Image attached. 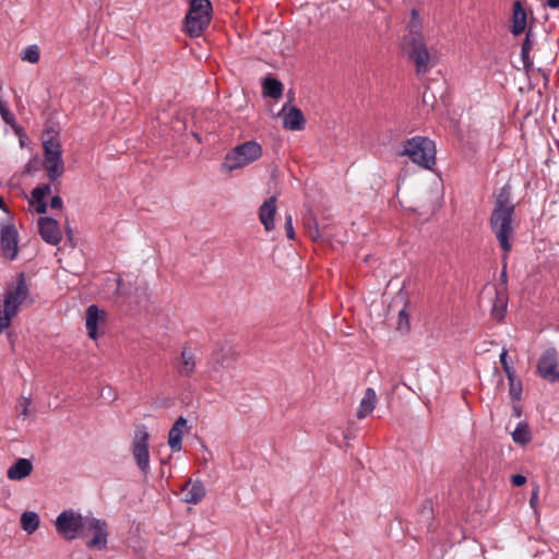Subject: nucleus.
<instances>
[{
  "label": "nucleus",
  "mask_w": 559,
  "mask_h": 559,
  "mask_svg": "<svg viewBox=\"0 0 559 559\" xmlns=\"http://www.w3.org/2000/svg\"><path fill=\"white\" fill-rule=\"evenodd\" d=\"M397 330L409 331V316L405 308L399 311Z\"/></svg>",
  "instance_id": "nucleus-35"
},
{
  "label": "nucleus",
  "mask_w": 559,
  "mask_h": 559,
  "mask_svg": "<svg viewBox=\"0 0 559 559\" xmlns=\"http://www.w3.org/2000/svg\"><path fill=\"white\" fill-rule=\"evenodd\" d=\"M39 235L47 243L58 245L62 238L59 224L51 217H40L38 219Z\"/></svg>",
  "instance_id": "nucleus-13"
},
{
  "label": "nucleus",
  "mask_w": 559,
  "mask_h": 559,
  "mask_svg": "<svg viewBox=\"0 0 559 559\" xmlns=\"http://www.w3.org/2000/svg\"><path fill=\"white\" fill-rule=\"evenodd\" d=\"M530 52H531V50L521 48V59H522L523 63L531 60Z\"/></svg>",
  "instance_id": "nucleus-46"
},
{
  "label": "nucleus",
  "mask_w": 559,
  "mask_h": 559,
  "mask_svg": "<svg viewBox=\"0 0 559 559\" xmlns=\"http://www.w3.org/2000/svg\"><path fill=\"white\" fill-rule=\"evenodd\" d=\"M33 471V464L27 459H19L9 467L7 476L11 480H21L27 477Z\"/></svg>",
  "instance_id": "nucleus-20"
},
{
  "label": "nucleus",
  "mask_w": 559,
  "mask_h": 559,
  "mask_svg": "<svg viewBox=\"0 0 559 559\" xmlns=\"http://www.w3.org/2000/svg\"><path fill=\"white\" fill-rule=\"evenodd\" d=\"M148 440L150 435L145 426L138 427L132 442V455L136 466L144 475H147L150 472Z\"/></svg>",
  "instance_id": "nucleus-9"
},
{
  "label": "nucleus",
  "mask_w": 559,
  "mask_h": 559,
  "mask_svg": "<svg viewBox=\"0 0 559 559\" xmlns=\"http://www.w3.org/2000/svg\"><path fill=\"white\" fill-rule=\"evenodd\" d=\"M490 227L503 251V259H507L515 233L513 212H492Z\"/></svg>",
  "instance_id": "nucleus-5"
},
{
  "label": "nucleus",
  "mask_w": 559,
  "mask_h": 559,
  "mask_svg": "<svg viewBox=\"0 0 559 559\" xmlns=\"http://www.w3.org/2000/svg\"><path fill=\"white\" fill-rule=\"evenodd\" d=\"M197 358L194 353L189 347H183L180 356L175 362V368L179 376L190 378L195 370Z\"/></svg>",
  "instance_id": "nucleus-15"
},
{
  "label": "nucleus",
  "mask_w": 559,
  "mask_h": 559,
  "mask_svg": "<svg viewBox=\"0 0 559 559\" xmlns=\"http://www.w3.org/2000/svg\"><path fill=\"white\" fill-rule=\"evenodd\" d=\"M275 214L276 212H260V221L266 231H271L274 228Z\"/></svg>",
  "instance_id": "nucleus-32"
},
{
  "label": "nucleus",
  "mask_w": 559,
  "mask_h": 559,
  "mask_svg": "<svg viewBox=\"0 0 559 559\" xmlns=\"http://www.w3.org/2000/svg\"><path fill=\"white\" fill-rule=\"evenodd\" d=\"M50 192L51 188L48 183L36 187L32 191L29 206L33 207V210H47L46 197L50 194Z\"/></svg>",
  "instance_id": "nucleus-22"
},
{
  "label": "nucleus",
  "mask_w": 559,
  "mask_h": 559,
  "mask_svg": "<svg viewBox=\"0 0 559 559\" xmlns=\"http://www.w3.org/2000/svg\"><path fill=\"white\" fill-rule=\"evenodd\" d=\"M538 374L546 381L559 382L558 353L555 348L546 349L537 362Z\"/></svg>",
  "instance_id": "nucleus-11"
},
{
  "label": "nucleus",
  "mask_w": 559,
  "mask_h": 559,
  "mask_svg": "<svg viewBox=\"0 0 559 559\" xmlns=\"http://www.w3.org/2000/svg\"><path fill=\"white\" fill-rule=\"evenodd\" d=\"M262 156V146L255 141H247L230 150L223 163V167L235 170L245 167Z\"/></svg>",
  "instance_id": "nucleus-6"
},
{
  "label": "nucleus",
  "mask_w": 559,
  "mask_h": 559,
  "mask_svg": "<svg viewBox=\"0 0 559 559\" xmlns=\"http://www.w3.org/2000/svg\"><path fill=\"white\" fill-rule=\"evenodd\" d=\"M85 516L75 513L72 510L61 512L55 522L58 533L64 536L66 539L72 540L79 537L81 527L84 526L83 522Z\"/></svg>",
  "instance_id": "nucleus-10"
},
{
  "label": "nucleus",
  "mask_w": 559,
  "mask_h": 559,
  "mask_svg": "<svg viewBox=\"0 0 559 559\" xmlns=\"http://www.w3.org/2000/svg\"><path fill=\"white\" fill-rule=\"evenodd\" d=\"M28 296L24 274L19 275L16 285L4 294L3 305L0 306V333L11 326L13 318L19 313L20 306Z\"/></svg>",
  "instance_id": "nucleus-3"
},
{
  "label": "nucleus",
  "mask_w": 559,
  "mask_h": 559,
  "mask_svg": "<svg viewBox=\"0 0 559 559\" xmlns=\"http://www.w3.org/2000/svg\"><path fill=\"white\" fill-rule=\"evenodd\" d=\"M305 126L306 119L302 111L295 106L289 107L283 117V127L287 130L300 131Z\"/></svg>",
  "instance_id": "nucleus-18"
},
{
  "label": "nucleus",
  "mask_w": 559,
  "mask_h": 559,
  "mask_svg": "<svg viewBox=\"0 0 559 559\" xmlns=\"http://www.w3.org/2000/svg\"><path fill=\"white\" fill-rule=\"evenodd\" d=\"M507 308V299L504 296H502L500 293H496V302L492 307V316L500 320L504 317Z\"/></svg>",
  "instance_id": "nucleus-29"
},
{
  "label": "nucleus",
  "mask_w": 559,
  "mask_h": 559,
  "mask_svg": "<svg viewBox=\"0 0 559 559\" xmlns=\"http://www.w3.org/2000/svg\"><path fill=\"white\" fill-rule=\"evenodd\" d=\"M401 51L414 66L417 76H425L436 64L430 55L425 37L414 38L413 35H404L401 41Z\"/></svg>",
  "instance_id": "nucleus-1"
},
{
  "label": "nucleus",
  "mask_w": 559,
  "mask_h": 559,
  "mask_svg": "<svg viewBox=\"0 0 559 559\" xmlns=\"http://www.w3.org/2000/svg\"><path fill=\"white\" fill-rule=\"evenodd\" d=\"M213 7L210 0H189L188 12L183 19V31L190 37H199L209 27Z\"/></svg>",
  "instance_id": "nucleus-4"
},
{
  "label": "nucleus",
  "mask_w": 559,
  "mask_h": 559,
  "mask_svg": "<svg viewBox=\"0 0 559 559\" xmlns=\"http://www.w3.org/2000/svg\"><path fill=\"white\" fill-rule=\"evenodd\" d=\"M509 380V393L513 401H520L522 397V382L516 379L515 374L508 378Z\"/></svg>",
  "instance_id": "nucleus-30"
},
{
  "label": "nucleus",
  "mask_w": 559,
  "mask_h": 559,
  "mask_svg": "<svg viewBox=\"0 0 559 559\" xmlns=\"http://www.w3.org/2000/svg\"><path fill=\"white\" fill-rule=\"evenodd\" d=\"M0 246L3 255L14 260L19 252V234L13 224H4L0 229Z\"/></svg>",
  "instance_id": "nucleus-12"
},
{
  "label": "nucleus",
  "mask_w": 559,
  "mask_h": 559,
  "mask_svg": "<svg viewBox=\"0 0 559 559\" xmlns=\"http://www.w3.org/2000/svg\"><path fill=\"white\" fill-rule=\"evenodd\" d=\"M31 405L29 397H22L17 405V416L27 417L29 414L28 407Z\"/></svg>",
  "instance_id": "nucleus-37"
},
{
  "label": "nucleus",
  "mask_w": 559,
  "mask_h": 559,
  "mask_svg": "<svg viewBox=\"0 0 559 559\" xmlns=\"http://www.w3.org/2000/svg\"><path fill=\"white\" fill-rule=\"evenodd\" d=\"M400 156H407L414 164L424 169H432L436 165V145L427 136L416 135L403 143Z\"/></svg>",
  "instance_id": "nucleus-2"
},
{
  "label": "nucleus",
  "mask_w": 559,
  "mask_h": 559,
  "mask_svg": "<svg viewBox=\"0 0 559 559\" xmlns=\"http://www.w3.org/2000/svg\"><path fill=\"white\" fill-rule=\"evenodd\" d=\"M501 282L506 285L507 284V270L506 264L503 265V269L501 271Z\"/></svg>",
  "instance_id": "nucleus-49"
},
{
  "label": "nucleus",
  "mask_w": 559,
  "mask_h": 559,
  "mask_svg": "<svg viewBox=\"0 0 559 559\" xmlns=\"http://www.w3.org/2000/svg\"><path fill=\"white\" fill-rule=\"evenodd\" d=\"M277 206V198L275 195L266 199L258 210H276Z\"/></svg>",
  "instance_id": "nucleus-40"
},
{
  "label": "nucleus",
  "mask_w": 559,
  "mask_h": 559,
  "mask_svg": "<svg viewBox=\"0 0 559 559\" xmlns=\"http://www.w3.org/2000/svg\"><path fill=\"white\" fill-rule=\"evenodd\" d=\"M512 439L518 444H527L532 439L528 425L526 423H520L512 432Z\"/></svg>",
  "instance_id": "nucleus-27"
},
{
  "label": "nucleus",
  "mask_w": 559,
  "mask_h": 559,
  "mask_svg": "<svg viewBox=\"0 0 559 559\" xmlns=\"http://www.w3.org/2000/svg\"><path fill=\"white\" fill-rule=\"evenodd\" d=\"M495 207L493 210H515L519 202L513 193L510 182L504 183L495 192Z\"/></svg>",
  "instance_id": "nucleus-14"
},
{
  "label": "nucleus",
  "mask_w": 559,
  "mask_h": 559,
  "mask_svg": "<svg viewBox=\"0 0 559 559\" xmlns=\"http://www.w3.org/2000/svg\"><path fill=\"white\" fill-rule=\"evenodd\" d=\"M533 559H552L551 550L546 545H543L536 549Z\"/></svg>",
  "instance_id": "nucleus-39"
},
{
  "label": "nucleus",
  "mask_w": 559,
  "mask_h": 559,
  "mask_svg": "<svg viewBox=\"0 0 559 559\" xmlns=\"http://www.w3.org/2000/svg\"><path fill=\"white\" fill-rule=\"evenodd\" d=\"M421 98H423L421 102H423L424 106L429 107L430 109L435 108L437 99H436L435 94L429 92L428 87H425Z\"/></svg>",
  "instance_id": "nucleus-36"
},
{
  "label": "nucleus",
  "mask_w": 559,
  "mask_h": 559,
  "mask_svg": "<svg viewBox=\"0 0 559 559\" xmlns=\"http://www.w3.org/2000/svg\"><path fill=\"white\" fill-rule=\"evenodd\" d=\"M500 362H501L503 371L507 374V378H511V376L515 374V371H514L511 362L508 360V350L507 349H502V352L500 354Z\"/></svg>",
  "instance_id": "nucleus-34"
},
{
  "label": "nucleus",
  "mask_w": 559,
  "mask_h": 559,
  "mask_svg": "<svg viewBox=\"0 0 559 559\" xmlns=\"http://www.w3.org/2000/svg\"><path fill=\"white\" fill-rule=\"evenodd\" d=\"M63 201L61 197L53 195L50 200V207L51 210H61L62 209Z\"/></svg>",
  "instance_id": "nucleus-44"
},
{
  "label": "nucleus",
  "mask_w": 559,
  "mask_h": 559,
  "mask_svg": "<svg viewBox=\"0 0 559 559\" xmlns=\"http://www.w3.org/2000/svg\"><path fill=\"white\" fill-rule=\"evenodd\" d=\"M193 136L198 142H201V138L198 133H193Z\"/></svg>",
  "instance_id": "nucleus-50"
},
{
  "label": "nucleus",
  "mask_w": 559,
  "mask_h": 559,
  "mask_svg": "<svg viewBox=\"0 0 559 559\" xmlns=\"http://www.w3.org/2000/svg\"><path fill=\"white\" fill-rule=\"evenodd\" d=\"M537 503H538V487H536L535 490H533V492L531 495L530 506L534 510H536Z\"/></svg>",
  "instance_id": "nucleus-45"
},
{
  "label": "nucleus",
  "mask_w": 559,
  "mask_h": 559,
  "mask_svg": "<svg viewBox=\"0 0 559 559\" xmlns=\"http://www.w3.org/2000/svg\"><path fill=\"white\" fill-rule=\"evenodd\" d=\"M39 164H40V162H39V159H38V157H37V156H35V157L31 158V159L28 160V163L26 164V166H25V171H26L27 174H31V173H33V171H37V170H39Z\"/></svg>",
  "instance_id": "nucleus-42"
},
{
  "label": "nucleus",
  "mask_w": 559,
  "mask_h": 559,
  "mask_svg": "<svg viewBox=\"0 0 559 559\" xmlns=\"http://www.w3.org/2000/svg\"><path fill=\"white\" fill-rule=\"evenodd\" d=\"M511 33L514 36L521 35L527 25V14L520 0L514 1L512 8Z\"/></svg>",
  "instance_id": "nucleus-17"
},
{
  "label": "nucleus",
  "mask_w": 559,
  "mask_h": 559,
  "mask_svg": "<svg viewBox=\"0 0 559 559\" xmlns=\"http://www.w3.org/2000/svg\"><path fill=\"white\" fill-rule=\"evenodd\" d=\"M0 116L7 124L11 126L12 128L16 127L15 116L8 107V104L2 99H0Z\"/></svg>",
  "instance_id": "nucleus-31"
},
{
  "label": "nucleus",
  "mask_w": 559,
  "mask_h": 559,
  "mask_svg": "<svg viewBox=\"0 0 559 559\" xmlns=\"http://www.w3.org/2000/svg\"><path fill=\"white\" fill-rule=\"evenodd\" d=\"M106 320V312L99 310L96 305H91L87 307L85 312V326L87 330V334L92 340L97 338V326L98 323H103Z\"/></svg>",
  "instance_id": "nucleus-16"
},
{
  "label": "nucleus",
  "mask_w": 559,
  "mask_h": 559,
  "mask_svg": "<svg viewBox=\"0 0 559 559\" xmlns=\"http://www.w3.org/2000/svg\"><path fill=\"white\" fill-rule=\"evenodd\" d=\"M407 34L413 35L414 38H423L424 35L421 33V20L417 10L413 9L411 11V19L407 24Z\"/></svg>",
  "instance_id": "nucleus-26"
},
{
  "label": "nucleus",
  "mask_w": 559,
  "mask_h": 559,
  "mask_svg": "<svg viewBox=\"0 0 559 559\" xmlns=\"http://www.w3.org/2000/svg\"><path fill=\"white\" fill-rule=\"evenodd\" d=\"M377 403V394L376 391L372 388H367L365 391V395L362 400L360 401V405L357 412V418L364 419L369 414L372 413V411L376 407Z\"/></svg>",
  "instance_id": "nucleus-23"
},
{
  "label": "nucleus",
  "mask_w": 559,
  "mask_h": 559,
  "mask_svg": "<svg viewBox=\"0 0 559 559\" xmlns=\"http://www.w3.org/2000/svg\"><path fill=\"white\" fill-rule=\"evenodd\" d=\"M523 68H524L526 73H530L533 70V61L530 60L527 62H524L523 63Z\"/></svg>",
  "instance_id": "nucleus-48"
},
{
  "label": "nucleus",
  "mask_w": 559,
  "mask_h": 559,
  "mask_svg": "<svg viewBox=\"0 0 559 559\" xmlns=\"http://www.w3.org/2000/svg\"><path fill=\"white\" fill-rule=\"evenodd\" d=\"M547 5L551 9H559V0H547Z\"/></svg>",
  "instance_id": "nucleus-47"
},
{
  "label": "nucleus",
  "mask_w": 559,
  "mask_h": 559,
  "mask_svg": "<svg viewBox=\"0 0 559 559\" xmlns=\"http://www.w3.org/2000/svg\"><path fill=\"white\" fill-rule=\"evenodd\" d=\"M23 60L36 63L39 60V50L37 46H28L23 52Z\"/></svg>",
  "instance_id": "nucleus-33"
},
{
  "label": "nucleus",
  "mask_w": 559,
  "mask_h": 559,
  "mask_svg": "<svg viewBox=\"0 0 559 559\" xmlns=\"http://www.w3.org/2000/svg\"><path fill=\"white\" fill-rule=\"evenodd\" d=\"M511 483L515 487H521L526 483V477L521 474L512 475Z\"/></svg>",
  "instance_id": "nucleus-43"
},
{
  "label": "nucleus",
  "mask_w": 559,
  "mask_h": 559,
  "mask_svg": "<svg viewBox=\"0 0 559 559\" xmlns=\"http://www.w3.org/2000/svg\"><path fill=\"white\" fill-rule=\"evenodd\" d=\"M182 491H187L185 501L191 504H198L205 497V488L200 480L194 483L189 480L182 488Z\"/></svg>",
  "instance_id": "nucleus-21"
},
{
  "label": "nucleus",
  "mask_w": 559,
  "mask_h": 559,
  "mask_svg": "<svg viewBox=\"0 0 559 559\" xmlns=\"http://www.w3.org/2000/svg\"><path fill=\"white\" fill-rule=\"evenodd\" d=\"M285 230H286V236L288 239L295 238V230L293 227V219H292L290 215H286V217H285Z\"/></svg>",
  "instance_id": "nucleus-41"
},
{
  "label": "nucleus",
  "mask_w": 559,
  "mask_h": 559,
  "mask_svg": "<svg viewBox=\"0 0 559 559\" xmlns=\"http://www.w3.org/2000/svg\"><path fill=\"white\" fill-rule=\"evenodd\" d=\"M40 520L37 513L26 511L21 516V526L28 534L34 533L39 526Z\"/></svg>",
  "instance_id": "nucleus-25"
},
{
  "label": "nucleus",
  "mask_w": 559,
  "mask_h": 559,
  "mask_svg": "<svg viewBox=\"0 0 559 559\" xmlns=\"http://www.w3.org/2000/svg\"><path fill=\"white\" fill-rule=\"evenodd\" d=\"M44 167L50 181L57 180L64 170L61 144L57 136H50L43 142Z\"/></svg>",
  "instance_id": "nucleus-7"
},
{
  "label": "nucleus",
  "mask_w": 559,
  "mask_h": 559,
  "mask_svg": "<svg viewBox=\"0 0 559 559\" xmlns=\"http://www.w3.org/2000/svg\"><path fill=\"white\" fill-rule=\"evenodd\" d=\"M187 426V419L182 416L178 417L168 433V444L175 452L182 449V433Z\"/></svg>",
  "instance_id": "nucleus-19"
},
{
  "label": "nucleus",
  "mask_w": 559,
  "mask_h": 559,
  "mask_svg": "<svg viewBox=\"0 0 559 559\" xmlns=\"http://www.w3.org/2000/svg\"><path fill=\"white\" fill-rule=\"evenodd\" d=\"M79 537L86 540L88 549H105L107 546V523L96 518L85 516Z\"/></svg>",
  "instance_id": "nucleus-8"
},
{
  "label": "nucleus",
  "mask_w": 559,
  "mask_h": 559,
  "mask_svg": "<svg viewBox=\"0 0 559 559\" xmlns=\"http://www.w3.org/2000/svg\"><path fill=\"white\" fill-rule=\"evenodd\" d=\"M286 108H287V105H284V107H283V109H282V110H283V111H286Z\"/></svg>",
  "instance_id": "nucleus-51"
},
{
  "label": "nucleus",
  "mask_w": 559,
  "mask_h": 559,
  "mask_svg": "<svg viewBox=\"0 0 559 559\" xmlns=\"http://www.w3.org/2000/svg\"><path fill=\"white\" fill-rule=\"evenodd\" d=\"M312 214V212H309ZM305 226L307 228V234L312 240H318L323 235L319 228L318 221L314 216L310 215L308 218H306Z\"/></svg>",
  "instance_id": "nucleus-28"
},
{
  "label": "nucleus",
  "mask_w": 559,
  "mask_h": 559,
  "mask_svg": "<svg viewBox=\"0 0 559 559\" xmlns=\"http://www.w3.org/2000/svg\"><path fill=\"white\" fill-rule=\"evenodd\" d=\"M534 45V34H533V27L530 26L526 31L525 38L521 45L522 49L532 50Z\"/></svg>",
  "instance_id": "nucleus-38"
},
{
  "label": "nucleus",
  "mask_w": 559,
  "mask_h": 559,
  "mask_svg": "<svg viewBox=\"0 0 559 559\" xmlns=\"http://www.w3.org/2000/svg\"><path fill=\"white\" fill-rule=\"evenodd\" d=\"M263 95L278 99L283 94V84L275 78H265L262 84Z\"/></svg>",
  "instance_id": "nucleus-24"
}]
</instances>
